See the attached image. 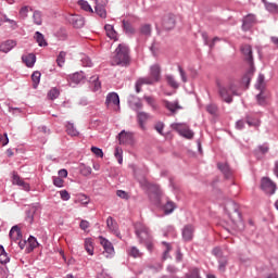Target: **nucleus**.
Here are the masks:
<instances>
[{"instance_id":"1","label":"nucleus","mask_w":278,"mask_h":278,"mask_svg":"<svg viewBox=\"0 0 278 278\" xmlns=\"http://www.w3.org/2000/svg\"><path fill=\"white\" fill-rule=\"evenodd\" d=\"M150 199L163 210L164 214H173L175 204L168 198L162 197V189L157 185L149 186Z\"/></svg>"},{"instance_id":"2","label":"nucleus","mask_w":278,"mask_h":278,"mask_svg":"<svg viewBox=\"0 0 278 278\" xmlns=\"http://www.w3.org/2000/svg\"><path fill=\"white\" fill-rule=\"evenodd\" d=\"M130 64L131 56L129 55V47L125 43H119L115 49V54L112 58V65L127 68V66Z\"/></svg>"},{"instance_id":"3","label":"nucleus","mask_w":278,"mask_h":278,"mask_svg":"<svg viewBox=\"0 0 278 278\" xmlns=\"http://www.w3.org/2000/svg\"><path fill=\"white\" fill-rule=\"evenodd\" d=\"M217 92L222 101L232 103L233 97H238V87L233 83L218 84Z\"/></svg>"},{"instance_id":"4","label":"nucleus","mask_w":278,"mask_h":278,"mask_svg":"<svg viewBox=\"0 0 278 278\" xmlns=\"http://www.w3.org/2000/svg\"><path fill=\"white\" fill-rule=\"evenodd\" d=\"M160 73H161L160 65H157V64L152 65L150 67V76L139 78L136 81V85H135L136 92H140L141 88H142V86H144V84H147L148 86H151L153 84H157V81H160Z\"/></svg>"},{"instance_id":"5","label":"nucleus","mask_w":278,"mask_h":278,"mask_svg":"<svg viewBox=\"0 0 278 278\" xmlns=\"http://www.w3.org/2000/svg\"><path fill=\"white\" fill-rule=\"evenodd\" d=\"M225 210L228 212L232 223H242V214H240V206L238 203L230 201L226 204Z\"/></svg>"},{"instance_id":"6","label":"nucleus","mask_w":278,"mask_h":278,"mask_svg":"<svg viewBox=\"0 0 278 278\" xmlns=\"http://www.w3.org/2000/svg\"><path fill=\"white\" fill-rule=\"evenodd\" d=\"M135 232L141 244H144V242H149V240H151L149 228H147V226H144L142 223L135 224Z\"/></svg>"},{"instance_id":"7","label":"nucleus","mask_w":278,"mask_h":278,"mask_svg":"<svg viewBox=\"0 0 278 278\" xmlns=\"http://www.w3.org/2000/svg\"><path fill=\"white\" fill-rule=\"evenodd\" d=\"M175 129L180 136H182V138H186L187 140H192V138H194V131L190 129L189 125L176 124Z\"/></svg>"},{"instance_id":"8","label":"nucleus","mask_w":278,"mask_h":278,"mask_svg":"<svg viewBox=\"0 0 278 278\" xmlns=\"http://www.w3.org/2000/svg\"><path fill=\"white\" fill-rule=\"evenodd\" d=\"M106 108H115V110H121V98L116 92H110L105 100Z\"/></svg>"},{"instance_id":"9","label":"nucleus","mask_w":278,"mask_h":278,"mask_svg":"<svg viewBox=\"0 0 278 278\" xmlns=\"http://www.w3.org/2000/svg\"><path fill=\"white\" fill-rule=\"evenodd\" d=\"M261 188L266 194H273L277 190V185L270 180L268 177H264L261 180Z\"/></svg>"},{"instance_id":"10","label":"nucleus","mask_w":278,"mask_h":278,"mask_svg":"<svg viewBox=\"0 0 278 278\" xmlns=\"http://www.w3.org/2000/svg\"><path fill=\"white\" fill-rule=\"evenodd\" d=\"M100 244L103 247L105 257H114V245L108 239L100 237Z\"/></svg>"},{"instance_id":"11","label":"nucleus","mask_w":278,"mask_h":278,"mask_svg":"<svg viewBox=\"0 0 278 278\" xmlns=\"http://www.w3.org/2000/svg\"><path fill=\"white\" fill-rule=\"evenodd\" d=\"M119 144H134V132L122 130L117 135Z\"/></svg>"},{"instance_id":"12","label":"nucleus","mask_w":278,"mask_h":278,"mask_svg":"<svg viewBox=\"0 0 278 278\" xmlns=\"http://www.w3.org/2000/svg\"><path fill=\"white\" fill-rule=\"evenodd\" d=\"M182 238L186 242H190L194 238V226L186 225L182 229Z\"/></svg>"},{"instance_id":"13","label":"nucleus","mask_w":278,"mask_h":278,"mask_svg":"<svg viewBox=\"0 0 278 278\" xmlns=\"http://www.w3.org/2000/svg\"><path fill=\"white\" fill-rule=\"evenodd\" d=\"M254 25H255V15L248 14L243 18L242 29L243 31H249V29H251V27H253Z\"/></svg>"},{"instance_id":"14","label":"nucleus","mask_w":278,"mask_h":278,"mask_svg":"<svg viewBox=\"0 0 278 278\" xmlns=\"http://www.w3.org/2000/svg\"><path fill=\"white\" fill-rule=\"evenodd\" d=\"M241 52L244 55L247 62L253 65V49L249 45H244L241 47Z\"/></svg>"},{"instance_id":"15","label":"nucleus","mask_w":278,"mask_h":278,"mask_svg":"<svg viewBox=\"0 0 278 278\" xmlns=\"http://www.w3.org/2000/svg\"><path fill=\"white\" fill-rule=\"evenodd\" d=\"M128 104L131 110H135V112H138V110H142V102L136 96H129Z\"/></svg>"},{"instance_id":"16","label":"nucleus","mask_w":278,"mask_h":278,"mask_svg":"<svg viewBox=\"0 0 278 278\" xmlns=\"http://www.w3.org/2000/svg\"><path fill=\"white\" fill-rule=\"evenodd\" d=\"M106 227H108V229H110V231L115 233V236H117V237L121 236V232H118V224L116 223V220H114V218L112 216L108 217Z\"/></svg>"},{"instance_id":"17","label":"nucleus","mask_w":278,"mask_h":278,"mask_svg":"<svg viewBox=\"0 0 278 278\" xmlns=\"http://www.w3.org/2000/svg\"><path fill=\"white\" fill-rule=\"evenodd\" d=\"M13 184L29 192V184L25 182L16 173L13 174Z\"/></svg>"},{"instance_id":"18","label":"nucleus","mask_w":278,"mask_h":278,"mask_svg":"<svg viewBox=\"0 0 278 278\" xmlns=\"http://www.w3.org/2000/svg\"><path fill=\"white\" fill-rule=\"evenodd\" d=\"M13 47H16V41L7 40L0 45V51L2 53H10V51H12Z\"/></svg>"},{"instance_id":"19","label":"nucleus","mask_w":278,"mask_h":278,"mask_svg":"<svg viewBox=\"0 0 278 278\" xmlns=\"http://www.w3.org/2000/svg\"><path fill=\"white\" fill-rule=\"evenodd\" d=\"M22 61L24 62V64H26L28 68H33L34 64H36V54L30 53L27 55H23Z\"/></svg>"},{"instance_id":"20","label":"nucleus","mask_w":278,"mask_h":278,"mask_svg":"<svg viewBox=\"0 0 278 278\" xmlns=\"http://www.w3.org/2000/svg\"><path fill=\"white\" fill-rule=\"evenodd\" d=\"M89 84L93 92L101 90V81H99V76H91L89 79Z\"/></svg>"},{"instance_id":"21","label":"nucleus","mask_w":278,"mask_h":278,"mask_svg":"<svg viewBox=\"0 0 278 278\" xmlns=\"http://www.w3.org/2000/svg\"><path fill=\"white\" fill-rule=\"evenodd\" d=\"M70 22L72 23L73 27H75L76 29H81V27H84L85 25L84 17L79 15L71 17Z\"/></svg>"},{"instance_id":"22","label":"nucleus","mask_w":278,"mask_h":278,"mask_svg":"<svg viewBox=\"0 0 278 278\" xmlns=\"http://www.w3.org/2000/svg\"><path fill=\"white\" fill-rule=\"evenodd\" d=\"M138 118V123H139V127H141V129H147V127L144 126V123H147V121H149L150 115L148 113L144 112H139L137 115Z\"/></svg>"},{"instance_id":"23","label":"nucleus","mask_w":278,"mask_h":278,"mask_svg":"<svg viewBox=\"0 0 278 278\" xmlns=\"http://www.w3.org/2000/svg\"><path fill=\"white\" fill-rule=\"evenodd\" d=\"M96 14H98V16H100V18H106L108 16V12L105 11V7H103V4L99 3V0H96Z\"/></svg>"},{"instance_id":"24","label":"nucleus","mask_w":278,"mask_h":278,"mask_svg":"<svg viewBox=\"0 0 278 278\" xmlns=\"http://www.w3.org/2000/svg\"><path fill=\"white\" fill-rule=\"evenodd\" d=\"M11 240H14L16 242V240H21V228H18V226H13L10 230L9 233Z\"/></svg>"},{"instance_id":"25","label":"nucleus","mask_w":278,"mask_h":278,"mask_svg":"<svg viewBox=\"0 0 278 278\" xmlns=\"http://www.w3.org/2000/svg\"><path fill=\"white\" fill-rule=\"evenodd\" d=\"M217 168H219L223 173V175L229 179L231 177V168H229V165L227 163H218Z\"/></svg>"},{"instance_id":"26","label":"nucleus","mask_w":278,"mask_h":278,"mask_svg":"<svg viewBox=\"0 0 278 278\" xmlns=\"http://www.w3.org/2000/svg\"><path fill=\"white\" fill-rule=\"evenodd\" d=\"M104 29H105L108 38H111V40H116L117 33L114 29L113 25L106 24L104 26Z\"/></svg>"},{"instance_id":"27","label":"nucleus","mask_w":278,"mask_h":278,"mask_svg":"<svg viewBox=\"0 0 278 278\" xmlns=\"http://www.w3.org/2000/svg\"><path fill=\"white\" fill-rule=\"evenodd\" d=\"M65 127H66V134L68 136H72V137L79 136V130L75 128V124L68 122Z\"/></svg>"},{"instance_id":"28","label":"nucleus","mask_w":278,"mask_h":278,"mask_svg":"<svg viewBox=\"0 0 278 278\" xmlns=\"http://www.w3.org/2000/svg\"><path fill=\"white\" fill-rule=\"evenodd\" d=\"M71 79L74 84H81L86 79V75H84V72H76L71 76Z\"/></svg>"},{"instance_id":"29","label":"nucleus","mask_w":278,"mask_h":278,"mask_svg":"<svg viewBox=\"0 0 278 278\" xmlns=\"http://www.w3.org/2000/svg\"><path fill=\"white\" fill-rule=\"evenodd\" d=\"M78 5L85 12H90V14L94 13V11L92 10V7L86 0H78Z\"/></svg>"},{"instance_id":"30","label":"nucleus","mask_w":278,"mask_h":278,"mask_svg":"<svg viewBox=\"0 0 278 278\" xmlns=\"http://www.w3.org/2000/svg\"><path fill=\"white\" fill-rule=\"evenodd\" d=\"M8 262H10V256H8L3 245H0V264H8Z\"/></svg>"},{"instance_id":"31","label":"nucleus","mask_w":278,"mask_h":278,"mask_svg":"<svg viewBox=\"0 0 278 278\" xmlns=\"http://www.w3.org/2000/svg\"><path fill=\"white\" fill-rule=\"evenodd\" d=\"M36 42H38L39 47H47V41L45 40V35L40 31L35 33Z\"/></svg>"},{"instance_id":"32","label":"nucleus","mask_w":278,"mask_h":278,"mask_svg":"<svg viewBox=\"0 0 278 278\" xmlns=\"http://www.w3.org/2000/svg\"><path fill=\"white\" fill-rule=\"evenodd\" d=\"M85 250L89 255H94V247L92 245V239L85 240Z\"/></svg>"},{"instance_id":"33","label":"nucleus","mask_w":278,"mask_h":278,"mask_svg":"<svg viewBox=\"0 0 278 278\" xmlns=\"http://www.w3.org/2000/svg\"><path fill=\"white\" fill-rule=\"evenodd\" d=\"M33 21L35 25H42V12L34 11Z\"/></svg>"},{"instance_id":"34","label":"nucleus","mask_w":278,"mask_h":278,"mask_svg":"<svg viewBox=\"0 0 278 278\" xmlns=\"http://www.w3.org/2000/svg\"><path fill=\"white\" fill-rule=\"evenodd\" d=\"M128 255H130V257H142V253L140 252V250L136 247H131L128 251Z\"/></svg>"},{"instance_id":"35","label":"nucleus","mask_w":278,"mask_h":278,"mask_svg":"<svg viewBox=\"0 0 278 278\" xmlns=\"http://www.w3.org/2000/svg\"><path fill=\"white\" fill-rule=\"evenodd\" d=\"M264 75H258V78H257V81H256V85H255V88H257V90H261L263 91L264 88L266 87V83L264 81Z\"/></svg>"},{"instance_id":"36","label":"nucleus","mask_w":278,"mask_h":278,"mask_svg":"<svg viewBox=\"0 0 278 278\" xmlns=\"http://www.w3.org/2000/svg\"><path fill=\"white\" fill-rule=\"evenodd\" d=\"M64 62H66V52L61 51L56 58V64L62 68V66H64Z\"/></svg>"},{"instance_id":"37","label":"nucleus","mask_w":278,"mask_h":278,"mask_svg":"<svg viewBox=\"0 0 278 278\" xmlns=\"http://www.w3.org/2000/svg\"><path fill=\"white\" fill-rule=\"evenodd\" d=\"M178 75L182 84L188 83V73H186V70H184V67H181L180 65H178Z\"/></svg>"},{"instance_id":"38","label":"nucleus","mask_w":278,"mask_h":278,"mask_svg":"<svg viewBox=\"0 0 278 278\" xmlns=\"http://www.w3.org/2000/svg\"><path fill=\"white\" fill-rule=\"evenodd\" d=\"M59 97H60V90L58 88H52L48 92V99H50L51 101H54V99H58Z\"/></svg>"},{"instance_id":"39","label":"nucleus","mask_w":278,"mask_h":278,"mask_svg":"<svg viewBox=\"0 0 278 278\" xmlns=\"http://www.w3.org/2000/svg\"><path fill=\"white\" fill-rule=\"evenodd\" d=\"M163 102L166 110H168L170 114H175V102H170L168 99H164Z\"/></svg>"},{"instance_id":"40","label":"nucleus","mask_w":278,"mask_h":278,"mask_svg":"<svg viewBox=\"0 0 278 278\" xmlns=\"http://www.w3.org/2000/svg\"><path fill=\"white\" fill-rule=\"evenodd\" d=\"M42 74L40 72H34L31 75V79L34 83V88H38V85L40 84V77Z\"/></svg>"},{"instance_id":"41","label":"nucleus","mask_w":278,"mask_h":278,"mask_svg":"<svg viewBox=\"0 0 278 278\" xmlns=\"http://www.w3.org/2000/svg\"><path fill=\"white\" fill-rule=\"evenodd\" d=\"M227 264H228L227 258H220L218 261V271L225 273L227 270Z\"/></svg>"},{"instance_id":"42","label":"nucleus","mask_w":278,"mask_h":278,"mask_svg":"<svg viewBox=\"0 0 278 278\" xmlns=\"http://www.w3.org/2000/svg\"><path fill=\"white\" fill-rule=\"evenodd\" d=\"M114 155H115L118 164H123V149L121 147L115 148Z\"/></svg>"},{"instance_id":"43","label":"nucleus","mask_w":278,"mask_h":278,"mask_svg":"<svg viewBox=\"0 0 278 278\" xmlns=\"http://www.w3.org/2000/svg\"><path fill=\"white\" fill-rule=\"evenodd\" d=\"M264 3H265V8H266V10H268V12L277 14L278 5L276 3H267L266 1H264Z\"/></svg>"},{"instance_id":"44","label":"nucleus","mask_w":278,"mask_h":278,"mask_svg":"<svg viewBox=\"0 0 278 278\" xmlns=\"http://www.w3.org/2000/svg\"><path fill=\"white\" fill-rule=\"evenodd\" d=\"M140 33H141L143 36H151V25L144 24L143 26H141Z\"/></svg>"},{"instance_id":"45","label":"nucleus","mask_w":278,"mask_h":278,"mask_svg":"<svg viewBox=\"0 0 278 278\" xmlns=\"http://www.w3.org/2000/svg\"><path fill=\"white\" fill-rule=\"evenodd\" d=\"M28 244H29L30 251H34V249L38 247V240L36 239V237L30 236L28 238Z\"/></svg>"},{"instance_id":"46","label":"nucleus","mask_w":278,"mask_h":278,"mask_svg":"<svg viewBox=\"0 0 278 278\" xmlns=\"http://www.w3.org/2000/svg\"><path fill=\"white\" fill-rule=\"evenodd\" d=\"M80 173L85 177H88V175H92V167L83 165L81 168H80Z\"/></svg>"},{"instance_id":"47","label":"nucleus","mask_w":278,"mask_h":278,"mask_svg":"<svg viewBox=\"0 0 278 278\" xmlns=\"http://www.w3.org/2000/svg\"><path fill=\"white\" fill-rule=\"evenodd\" d=\"M83 66L91 67L92 66V60H90V56L84 55L80 60Z\"/></svg>"},{"instance_id":"48","label":"nucleus","mask_w":278,"mask_h":278,"mask_svg":"<svg viewBox=\"0 0 278 278\" xmlns=\"http://www.w3.org/2000/svg\"><path fill=\"white\" fill-rule=\"evenodd\" d=\"M91 153L97 157H103V150L97 147H91Z\"/></svg>"},{"instance_id":"49","label":"nucleus","mask_w":278,"mask_h":278,"mask_svg":"<svg viewBox=\"0 0 278 278\" xmlns=\"http://www.w3.org/2000/svg\"><path fill=\"white\" fill-rule=\"evenodd\" d=\"M53 186H55L56 188H64V180L60 177H54Z\"/></svg>"},{"instance_id":"50","label":"nucleus","mask_w":278,"mask_h":278,"mask_svg":"<svg viewBox=\"0 0 278 278\" xmlns=\"http://www.w3.org/2000/svg\"><path fill=\"white\" fill-rule=\"evenodd\" d=\"M123 25L126 34H134V27L131 26V24H129V22L124 21Z\"/></svg>"},{"instance_id":"51","label":"nucleus","mask_w":278,"mask_h":278,"mask_svg":"<svg viewBox=\"0 0 278 278\" xmlns=\"http://www.w3.org/2000/svg\"><path fill=\"white\" fill-rule=\"evenodd\" d=\"M60 197H61L62 201H70L71 200V193H68V191H66V190H61L60 191Z\"/></svg>"},{"instance_id":"52","label":"nucleus","mask_w":278,"mask_h":278,"mask_svg":"<svg viewBox=\"0 0 278 278\" xmlns=\"http://www.w3.org/2000/svg\"><path fill=\"white\" fill-rule=\"evenodd\" d=\"M256 101H257L258 105H264V103H266V98H264V92L263 91H261L256 96Z\"/></svg>"},{"instance_id":"53","label":"nucleus","mask_w":278,"mask_h":278,"mask_svg":"<svg viewBox=\"0 0 278 278\" xmlns=\"http://www.w3.org/2000/svg\"><path fill=\"white\" fill-rule=\"evenodd\" d=\"M247 124L249 127H260V119L251 121V118L247 117Z\"/></svg>"},{"instance_id":"54","label":"nucleus","mask_w":278,"mask_h":278,"mask_svg":"<svg viewBox=\"0 0 278 278\" xmlns=\"http://www.w3.org/2000/svg\"><path fill=\"white\" fill-rule=\"evenodd\" d=\"M10 142V139L8 138V134L5 132L3 136L0 135V144L2 147H5Z\"/></svg>"},{"instance_id":"55","label":"nucleus","mask_w":278,"mask_h":278,"mask_svg":"<svg viewBox=\"0 0 278 278\" xmlns=\"http://www.w3.org/2000/svg\"><path fill=\"white\" fill-rule=\"evenodd\" d=\"M26 223L29 225L34 223V213L31 211H26Z\"/></svg>"},{"instance_id":"56","label":"nucleus","mask_w":278,"mask_h":278,"mask_svg":"<svg viewBox=\"0 0 278 278\" xmlns=\"http://www.w3.org/2000/svg\"><path fill=\"white\" fill-rule=\"evenodd\" d=\"M28 12H29V7H23L20 10V15L22 16V18H27Z\"/></svg>"},{"instance_id":"57","label":"nucleus","mask_w":278,"mask_h":278,"mask_svg":"<svg viewBox=\"0 0 278 278\" xmlns=\"http://www.w3.org/2000/svg\"><path fill=\"white\" fill-rule=\"evenodd\" d=\"M206 110L208 114H216L218 112V108L214 104L207 105Z\"/></svg>"},{"instance_id":"58","label":"nucleus","mask_w":278,"mask_h":278,"mask_svg":"<svg viewBox=\"0 0 278 278\" xmlns=\"http://www.w3.org/2000/svg\"><path fill=\"white\" fill-rule=\"evenodd\" d=\"M163 244L166 249L163 254V260H166L168 257V253L170 252V244H168L167 242H163Z\"/></svg>"},{"instance_id":"59","label":"nucleus","mask_w":278,"mask_h":278,"mask_svg":"<svg viewBox=\"0 0 278 278\" xmlns=\"http://www.w3.org/2000/svg\"><path fill=\"white\" fill-rule=\"evenodd\" d=\"M154 129L162 135V131H164V123L159 122L155 124Z\"/></svg>"},{"instance_id":"60","label":"nucleus","mask_w":278,"mask_h":278,"mask_svg":"<svg viewBox=\"0 0 278 278\" xmlns=\"http://www.w3.org/2000/svg\"><path fill=\"white\" fill-rule=\"evenodd\" d=\"M116 194L119 197V199H129V194L126 191L117 190Z\"/></svg>"},{"instance_id":"61","label":"nucleus","mask_w":278,"mask_h":278,"mask_svg":"<svg viewBox=\"0 0 278 278\" xmlns=\"http://www.w3.org/2000/svg\"><path fill=\"white\" fill-rule=\"evenodd\" d=\"M80 229H83V231H86V229H88V227H90V223L88 220H81L80 225H79Z\"/></svg>"},{"instance_id":"62","label":"nucleus","mask_w":278,"mask_h":278,"mask_svg":"<svg viewBox=\"0 0 278 278\" xmlns=\"http://www.w3.org/2000/svg\"><path fill=\"white\" fill-rule=\"evenodd\" d=\"M79 201L83 205H88L90 203V199H88L86 195H80Z\"/></svg>"},{"instance_id":"63","label":"nucleus","mask_w":278,"mask_h":278,"mask_svg":"<svg viewBox=\"0 0 278 278\" xmlns=\"http://www.w3.org/2000/svg\"><path fill=\"white\" fill-rule=\"evenodd\" d=\"M143 244L148 249V251H153V242H151V239L149 241L143 242Z\"/></svg>"},{"instance_id":"64","label":"nucleus","mask_w":278,"mask_h":278,"mask_svg":"<svg viewBox=\"0 0 278 278\" xmlns=\"http://www.w3.org/2000/svg\"><path fill=\"white\" fill-rule=\"evenodd\" d=\"M212 253L216 257H219V255H223V250H220V248H215V249H213Z\"/></svg>"}]
</instances>
